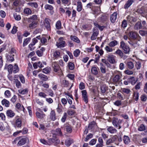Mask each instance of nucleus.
Masks as SVG:
<instances>
[{
	"instance_id": "55",
	"label": "nucleus",
	"mask_w": 147,
	"mask_h": 147,
	"mask_svg": "<svg viewBox=\"0 0 147 147\" xmlns=\"http://www.w3.org/2000/svg\"><path fill=\"white\" fill-rule=\"evenodd\" d=\"M38 96L42 98H46L47 95L44 92H40L38 93Z\"/></svg>"
},
{
	"instance_id": "17",
	"label": "nucleus",
	"mask_w": 147,
	"mask_h": 147,
	"mask_svg": "<svg viewBox=\"0 0 147 147\" xmlns=\"http://www.w3.org/2000/svg\"><path fill=\"white\" fill-rule=\"evenodd\" d=\"M142 28V26L140 22H137L134 25V29L136 30L140 29Z\"/></svg>"
},
{
	"instance_id": "39",
	"label": "nucleus",
	"mask_w": 147,
	"mask_h": 147,
	"mask_svg": "<svg viewBox=\"0 0 147 147\" xmlns=\"http://www.w3.org/2000/svg\"><path fill=\"white\" fill-rule=\"evenodd\" d=\"M61 22L59 20L57 22L55 26L56 29L57 30L60 29L61 28Z\"/></svg>"
},
{
	"instance_id": "9",
	"label": "nucleus",
	"mask_w": 147,
	"mask_h": 147,
	"mask_svg": "<svg viewBox=\"0 0 147 147\" xmlns=\"http://www.w3.org/2000/svg\"><path fill=\"white\" fill-rule=\"evenodd\" d=\"M117 13L114 12L111 15L110 18V20L112 23H114L117 18Z\"/></svg>"
},
{
	"instance_id": "14",
	"label": "nucleus",
	"mask_w": 147,
	"mask_h": 147,
	"mask_svg": "<svg viewBox=\"0 0 147 147\" xmlns=\"http://www.w3.org/2000/svg\"><path fill=\"white\" fill-rule=\"evenodd\" d=\"M6 115L8 117L11 118L14 116L15 114L13 111L9 110L7 111Z\"/></svg>"
},
{
	"instance_id": "15",
	"label": "nucleus",
	"mask_w": 147,
	"mask_h": 147,
	"mask_svg": "<svg viewBox=\"0 0 147 147\" xmlns=\"http://www.w3.org/2000/svg\"><path fill=\"white\" fill-rule=\"evenodd\" d=\"M2 104L3 105H5L6 107H9L10 105L9 102L6 99H4L1 101Z\"/></svg>"
},
{
	"instance_id": "56",
	"label": "nucleus",
	"mask_w": 147,
	"mask_h": 147,
	"mask_svg": "<svg viewBox=\"0 0 147 147\" xmlns=\"http://www.w3.org/2000/svg\"><path fill=\"white\" fill-rule=\"evenodd\" d=\"M50 70L49 67L43 69V72L46 74H48L50 73Z\"/></svg>"
},
{
	"instance_id": "22",
	"label": "nucleus",
	"mask_w": 147,
	"mask_h": 147,
	"mask_svg": "<svg viewBox=\"0 0 147 147\" xmlns=\"http://www.w3.org/2000/svg\"><path fill=\"white\" fill-rule=\"evenodd\" d=\"M27 5L32 7L36 8L38 7V5L36 2H29L27 3Z\"/></svg>"
},
{
	"instance_id": "24",
	"label": "nucleus",
	"mask_w": 147,
	"mask_h": 147,
	"mask_svg": "<svg viewBox=\"0 0 147 147\" xmlns=\"http://www.w3.org/2000/svg\"><path fill=\"white\" fill-rule=\"evenodd\" d=\"M121 91L124 93L129 94L131 92V91L130 89L127 88H123L121 89Z\"/></svg>"
},
{
	"instance_id": "11",
	"label": "nucleus",
	"mask_w": 147,
	"mask_h": 147,
	"mask_svg": "<svg viewBox=\"0 0 147 147\" xmlns=\"http://www.w3.org/2000/svg\"><path fill=\"white\" fill-rule=\"evenodd\" d=\"M107 130L110 133L114 134L117 132V130L112 126H109L107 127Z\"/></svg>"
},
{
	"instance_id": "51",
	"label": "nucleus",
	"mask_w": 147,
	"mask_h": 147,
	"mask_svg": "<svg viewBox=\"0 0 147 147\" xmlns=\"http://www.w3.org/2000/svg\"><path fill=\"white\" fill-rule=\"evenodd\" d=\"M28 90L27 88H26L22 90H19V92L22 94H26L28 93Z\"/></svg>"
},
{
	"instance_id": "59",
	"label": "nucleus",
	"mask_w": 147,
	"mask_h": 147,
	"mask_svg": "<svg viewBox=\"0 0 147 147\" xmlns=\"http://www.w3.org/2000/svg\"><path fill=\"white\" fill-rule=\"evenodd\" d=\"M16 85L17 87L18 88H20L21 86V84L20 82L18 80H16L15 81Z\"/></svg>"
},
{
	"instance_id": "13",
	"label": "nucleus",
	"mask_w": 147,
	"mask_h": 147,
	"mask_svg": "<svg viewBox=\"0 0 147 147\" xmlns=\"http://www.w3.org/2000/svg\"><path fill=\"white\" fill-rule=\"evenodd\" d=\"M121 75L120 74L116 75L113 79V81L114 82H119L121 78Z\"/></svg>"
},
{
	"instance_id": "6",
	"label": "nucleus",
	"mask_w": 147,
	"mask_h": 147,
	"mask_svg": "<svg viewBox=\"0 0 147 147\" xmlns=\"http://www.w3.org/2000/svg\"><path fill=\"white\" fill-rule=\"evenodd\" d=\"M82 98L83 100L86 103H87L88 102V98L87 96V93L86 90H84L82 91Z\"/></svg>"
},
{
	"instance_id": "30",
	"label": "nucleus",
	"mask_w": 147,
	"mask_h": 147,
	"mask_svg": "<svg viewBox=\"0 0 147 147\" xmlns=\"http://www.w3.org/2000/svg\"><path fill=\"white\" fill-rule=\"evenodd\" d=\"M71 39L72 40L78 43H79L80 42V40L76 36H71Z\"/></svg>"
},
{
	"instance_id": "29",
	"label": "nucleus",
	"mask_w": 147,
	"mask_h": 147,
	"mask_svg": "<svg viewBox=\"0 0 147 147\" xmlns=\"http://www.w3.org/2000/svg\"><path fill=\"white\" fill-rule=\"evenodd\" d=\"M36 114L37 117L40 119L43 118L45 116V115L42 112L41 113L38 112H36Z\"/></svg>"
},
{
	"instance_id": "8",
	"label": "nucleus",
	"mask_w": 147,
	"mask_h": 147,
	"mask_svg": "<svg viewBox=\"0 0 147 147\" xmlns=\"http://www.w3.org/2000/svg\"><path fill=\"white\" fill-rule=\"evenodd\" d=\"M49 21V19L48 18H45V26L48 30H51Z\"/></svg>"
},
{
	"instance_id": "25",
	"label": "nucleus",
	"mask_w": 147,
	"mask_h": 147,
	"mask_svg": "<svg viewBox=\"0 0 147 147\" xmlns=\"http://www.w3.org/2000/svg\"><path fill=\"white\" fill-rule=\"evenodd\" d=\"M13 5L15 7H18L21 3V0H13Z\"/></svg>"
},
{
	"instance_id": "58",
	"label": "nucleus",
	"mask_w": 147,
	"mask_h": 147,
	"mask_svg": "<svg viewBox=\"0 0 147 147\" xmlns=\"http://www.w3.org/2000/svg\"><path fill=\"white\" fill-rule=\"evenodd\" d=\"M4 94L6 97L9 98L11 94L9 90H7L5 92Z\"/></svg>"
},
{
	"instance_id": "32",
	"label": "nucleus",
	"mask_w": 147,
	"mask_h": 147,
	"mask_svg": "<svg viewBox=\"0 0 147 147\" xmlns=\"http://www.w3.org/2000/svg\"><path fill=\"white\" fill-rule=\"evenodd\" d=\"M19 71V69L18 66L16 64H15L14 66L13 67L12 71L14 73H16L18 72Z\"/></svg>"
},
{
	"instance_id": "38",
	"label": "nucleus",
	"mask_w": 147,
	"mask_h": 147,
	"mask_svg": "<svg viewBox=\"0 0 147 147\" xmlns=\"http://www.w3.org/2000/svg\"><path fill=\"white\" fill-rule=\"evenodd\" d=\"M73 142V140L71 139H67L65 142V144L67 146H69Z\"/></svg>"
},
{
	"instance_id": "34",
	"label": "nucleus",
	"mask_w": 147,
	"mask_h": 147,
	"mask_svg": "<svg viewBox=\"0 0 147 147\" xmlns=\"http://www.w3.org/2000/svg\"><path fill=\"white\" fill-rule=\"evenodd\" d=\"M127 64L128 67L129 69H132L134 67V63L131 61L127 62Z\"/></svg>"
},
{
	"instance_id": "1",
	"label": "nucleus",
	"mask_w": 147,
	"mask_h": 147,
	"mask_svg": "<svg viewBox=\"0 0 147 147\" xmlns=\"http://www.w3.org/2000/svg\"><path fill=\"white\" fill-rule=\"evenodd\" d=\"M26 138H22L21 137H17L13 142V144H14L18 142L17 144V146H22L25 144L26 143Z\"/></svg>"
},
{
	"instance_id": "12",
	"label": "nucleus",
	"mask_w": 147,
	"mask_h": 147,
	"mask_svg": "<svg viewBox=\"0 0 147 147\" xmlns=\"http://www.w3.org/2000/svg\"><path fill=\"white\" fill-rule=\"evenodd\" d=\"M129 36L131 38L135 39L137 37L138 35L136 32H135L131 31L129 33Z\"/></svg>"
},
{
	"instance_id": "44",
	"label": "nucleus",
	"mask_w": 147,
	"mask_h": 147,
	"mask_svg": "<svg viewBox=\"0 0 147 147\" xmlns=\"http://www.w3.org/2000/svg\"><path fill=\"white\" fill-rule=\"evenodd\" d=\"M139 98V93L138 92H134L133 94V99L137 101Z\"/></svg>"
},
{
	"instance_id": "4",
	"label": "nucleus",
	"mask_w": 147,
	"mask_h": 147,
	"mask_svg": "<svg viewBox=\"0 0 147 147\" xmlns=\"http://www.w3.org/2000/svg\"><path fill=\"white\" fill-rule=\"evenodd\" d=\"M15 125L16 127L20 128L22 125V121L21 119L18 116H17L15 118Z\"/></svg>"
},
{
	"instance_id": "45",
	"label": "nucleus",
	"mask_w": 147,
	"mask_h": 147,
	"mask_svg": "<svg viewBox=\"0 0 147 147\" xmlns=\"http://www.w3.org/2000/svg\"><path fill=\"white\" fill-rule=\"evenodd\" d=\"M13 57V56H12L11 55H7L6 56L7 60L8 61H11V62H12L14 60V59Z\"/></svg>"
},
{
	"instance_id": "41",
	"label": "nucleus",
	"mask_w": 147,
	"mask_h": 147,
	"mask_svg": "<svg viewBox=\"0 0 147 147\" xmlns=\"http://www.w3.org/2000/svg\"><path fill=\"white\" fill-rule=\"evenodd\" d=\"M127 19L128 21L130 22H134L135 21V18L130 15L127 17Z\"/></svg>"
},
{
	"instance_id": "33",
	"label": "nucleus",
	"mask_w": 147,
	"mask_h": 147,
	"mask_svg": "<svg viewBox=\"0 0 147 147\" xmlns=\"http://www.w3.org/2000/svg\"><path fill=\"white\" fill-rule=\"evenodd\" d=\"M91 71L92 73L94 75H96L98 74L97 68L95 67H93L92 68Z\"/></svg>"
},
{
	"instance_id": "53",
	"label": "nucleus",
	"mask_w": 147,
	"mask_h": 147,
	"mask_svg": "<svg viewBox=\"0 0 147 147\" xmlns=\"http://www.w3.org/2000/svg\"><path fill=\"white\" fill-rule=\"evenodd\" d=\"M45 8L46 10H52L53 9V7L51 5L48 4H47L45 6Z\"/></svg>"
},
{
	"instance_id": "3",
	"label": "nucleus",
	"mask_w": 147,
	"mask_h": 147,
	"mask_svg": "<svg viewBox=\"0 0 147 147\" xmlns=\"http://www.w3.org/2000/svg\"><path fill=\"white\" fill-rule=\"evenodd\" d=\"M61 54L60 51L59 50H56L52 51L51 56L54 59H58L61 58Z\"/></svg>"
},
{
	"instance_id": "18",
	"label": "nucleus",
	"mask_w": 147,
	"mask_h": 147,
	"mask_svg": "<svg viewBox=\"0 0 147 147\" xmlns=\"http://www.w3.org/2000/svg\"><path fill=\"white\" fill-rule=\"evenodd\" d=\"M38 76L40 80H43L44 81H46L48 79L47 76H45L42 74H40L38 75Z\"/></svg>"
},
{
	"instance_id": "2",
	"label": "nucleus",
	"mask_w": 147,
	"mask_h": 147,
	"mask_svg": "<svg viewBox=\"0 0 147 147\" xmlns=\"http://www.w3.org/2000/svg\"><path fill=\"white\" fill-rule=\"evenodd\" d=\"M122 121L121 120L118 119L117 118H113L112 119V123L113 125L116 128L118 127V129H120L121 127L120 124Z\"/></svg>"
},
{
	"instance_id": "63",
	"label": "nucleus",
	"mask_w": 147,
	"mask_h": 147,
	"mask_svg": "<svg viewBox=\"0 0 147 147\" xmlns=\"http://www.w3.org/2000/svg\"><path fill=\"white\" fill-rule=\"evenodd\" d=\"M68 66L71 70H73L74 69V64L72 63H69Z\"/></svg>"
},
{
	"instance_id": "19",
	"label": "nucleus",
	"mask_w": 147,
	"mask_h": 147,
	"mask_svg": "<svg viewBox=\"0 0 147 147\" xmlns=\"http://www.w3.org/2000/svg\"><path fill=\"white\" fill-rule=\"evenodd\" d=\"M133 0H128L124 5L125 9L128 8L133 2Z\"/></svg>"
},
{
	"instance_id": "57",
	"label": "nucleus",
	"mask_w": 147,
	"mask_h": 147,
	"mask_svg": "<svg viewBox=\"0 0 147 147\" xmlns=\"http://www.w3.org/2000/svg\"><path fill=\"white\" fill-rule=\"evenodd\" d=\"M129 78L131 79L130 80V82L131 83L132 85H134L136 82V81L135 80L134 77H132Z\"/></svg>"
},
{
	"instance_id": "54",
	"label": "nucleus",
	"mask_w": 147,
	"mask_h": 147,
	"mask_svg": "<svg viewBox=\"0 0 147 147\" xmlns=\"http://www.w3.org/2000/svg\"><path fill=\"white\" fill-rule=\"evenodd\" d=\"M101 66L100 67V69L102 73H105L106 72V69L105 67H103V64L102 63H100Z\"/></svg>"
},
{
	"instance_id": "5",
	"label": "nucleus",
	"mask_w": 147,
	"mask_h": 147,
	"mask_svg": "<svg viewBox=\"0 0 147 147\" xmlns=\"http://www.w3.org/2000/svg\"><path fill=\"white\" fill-rule=\"evenodd\" d=\"M59 42H57L56 45L57 47L59 48L64 47L65 46V42L63 40V38H60L59 39Z\"/></svg>"
},
{
	"instance_id": "64",
	"label": "nucleus",
	"mask_w": 147,
	"mask_h": 147,
	"mask_svg": "<svg viewBox=\"0 0 147 147\" xmlns=\"http://www.w3.org/2000/svg\"><path fill=\"white\" fill-rule=\"evenodd\" d=\"M139 33L141 35L143 36L147 34V30H140L139 31Z\"/></svg>"
},
{
	"instance_id": "42",
	"label": "nucleus",
	"mask_w": 147,
	"mask_h": 147,
	"mask_svg": "<svg viewBox=\"0 0 147 147\" xmlns=\"http://www.w3.org/2000/svg\"><path fill=\"white\" fill-rule=\"evenodd\" d=\"M55 131V133L57 135L60 136L62 135V133L60 128L57 129Z\"/></svg>"
},
{
	"instance_id": "47",
	"label": "nucleus",
	"mask_w": 147,
	"mask_h": 147,
	"mask_svg": "<svg viewBox=\"0 0 147 147\" xmlns=\"http://www.w3.org/2000/svg\"><path fill=\"white\" fill-rule=\"evenodd\" d=\"M128 46L123 41H121L120 42V47L122 49Z\"/></svg>"
},
{
	"instance_id": "50",
	"label": "nucleus",
	"mask_w": 147,
	"mask_h": 147,
	"mask_svg": "<svg viewBox=\"0 0 147 147\" xmlns=\"http://www.w3.org/2000/svg\"><path fill=\"white\" fill-rule=\"evenodd\" d=\"M80 51L78 49L76 50L74 52V54L75 57H78L80 55Z\"/></svg>"
},
{
	"instance_id": "40",
	"label": "nucleus",
	"mask_w": 147,
	"mask_h": 147,
	"mask_svg": "<svg viewBox=\"0 0 147 147\" xmlns=\"http://www.w3.org/2000/svg\"><path fill=\"white\" fill-rule=\"evenodd\" d=\"M31 38H26L24 40L23 43V46L24 47L26 45L28 42L30 41Z\"/></svg>"
},
{
	"instance_id": "46",
	"label": "nucleus",
	"mask_w": 147,
	"mask_h": 147,
	"mask_svg": "<svg viewBox=\"0 0 147 147\" xmlns=\"http://www.w3.org/2000/svg\"><path fill=\"white\" fill-rule=\"evenodd\" d=\"M128 46L123 41H121L120 42V47L122 49Z\"/></svg>"
},
{
	"instance_id": "16",
	"label": "nucleus",
	"mask_w": 147,
	"mask_h": 147,
	"mask_svg": "<svg viewBox=\"0 0 147 147\" xmlns=\"http://www.w3.org/2000/svg\"><path fill=\"white\" fill-rule=\"evenodd\" d=\"M31 23H30L29 25V27L31 29L35 28L37 26V23L36 22H31Z\"/></svg>"
},
{
	"instance_id": "49",
	"label": "nucleus",
	"mask_w": 147,
	"mask_h": 147,
	"mask_svg": "<svg viewBox=\"0 0 147 147\" xmlns=\"http://www.w3.org/2000/svg\"><path fill=\"white\" fill-rule=\"evenodd\" d=\"M62 106L60 104H58V107L57 108V112L59 113L61 112H62Z\"/></svg>"
},
{
	"instance_id": "7",
	"label": "nucleus",
	"mask_w": 147,
	"mask_h": 147,
	"mask_svg": "<svg viewBox=\"0 0 147 147\" xmlns=\"http://www.w3.org/2000/svg\"><path fill=\"white\" fill-rule=\"evenodd\" d=\"M53 70L55 72H58L60 71L59 65L56 63L54 62L53 63Z\"/></svg>"
},
{
	"instance_id": "37",
	"label": "nucleus",
	"mask_w": 147,
	"mask_h": 147,
	"mask_svg": "<svg viewBox=\"0 0 147 147\" xmlns=\"http://www.w3.org/2000/svg\"><path fill=\"white\" fill-rule=\"evenodd\" d=\"M78 5L77 7V10L80 12L82 10V3L80 1H78L77 3Z\"/></svg>"
},
{
	"instance_id": "43",
	"label": "nucleus",
	"mask_w": 147,
	"mask_h": 147,
	"mask_svg": "<svg viewBox=\"0 0 147 147\" xmlns=\"http://www.w3.org/2000/svg\"><path fill=\"white\" fill-rule=\"evenodd\" d=\"M141 66V62L139 61L136 62L135 66L137 70L140 69Z\"/></svg>"
},
{
	"instance_id": "23",
	"label": "nucleus",
	"mask_w": 147,
	"mask_h": 147,
	"mask_svg": "<svg viewBox=\"0 0 147 147\" xmlns=\"http://www.w3.org/2000/svg\"><path fill=\"white\" fill-rule=\"evenodd\" d=\"M98 34V32L97 31H96L95 32H94L91 37V40H95L96 39Z\"/></svg>"
},
{
	"instance_id": "28",
	"label": "nucleus",
	"mask_w": 147,
	"mask_h": 147,
	"mask_svg": "<svg viewBox=\"0 0 147 147\" xmlns=\"http://www.w3.org/2000/svg\"><path fill=\"white\" fill-rule=\"evenodd\" d=\"M123 140L125 144H128L130 142V139L127 136H124Z\"/></svg>"
},
{
	"instance_id": "10",
	"label": "nucleus",
	"mask_w": 147,
	"mask_h": 147,
	"mask_svg": "<svg viewBox=\"0 0 147 147\" xmlns=\"http://www.w3.org/2000/svg\"><path fill=\"white\" fill-rule=\"evenodd\" d=\"M38 42V40L36 38H34L32 40V41L31 43L29 45V47L31 51L34 50V48H32V47L36 43Z\"/></svg>"
},
{
	"instance_id": "27",
	"label": "nucleus",
	"mask_w": 147,
	"mask_h": 147,
	"mask_svg": "<svg viewBox=\"0 0 147 147\" xmlns=\"http://www.w3.org/2000/svg\"><path fill=\"white\" fill-rule=\"evenodd\" d=\"M37 18L38 17L37 15H33L29 18L28 20H29V21L30 22H32V21L36 22V21L37 20Z\"/></svg>"
},
{
	"instance_id": "61",
	"label": "nucleus",
	"mask_w": 147,
	"mask_h": 147,
	"mask_svg": "<svg viewBox=\"0 0 147 147\" xmlns=\"http://www.w3.org/2000/svg\"><path fill=\"white\" fill-rule=\"evenodd\" d=\"M127 26V24L126 21L124 20L122 22L121 24V27L123 28H125Z\"/></svg>"
},
{
	"instance_id": "36",
	"label": "nucleus",
	"mask_w": 147,
	"mask_h": 147,
	"mask_svg": "<svg viewBox=\"0 0 147 147\" xmlns=\"http://www.w3.org/2000/svg\"><path fill=\"white\" fill-rule=\"evenodd\" d=\"M115 53L119 55L121 58H122L123 56V52L121 50L119 49L115 51Z\"/></svg>"
},
{
	"instance_id": "60",
	"label": "nucleus",
	"mask_w": 147,
	"mask_h": 147,
	"mask_svg": "<svg viewBox=\"0 0 147 147\" xmlns=\"http://www.w3.org/2000/svg\"><path fill=\"white\" fill-rule=\"evenodd\" d=\"M105 49L107 52H111L113 51L112 49L110 46H106L105 48Z\"/></svg>"
},
{
	"instance_id": "35",
	"label": "nucleus",
	"mask_w": 147,
	"mask_h": 147,
	"mask_svg": "<svg viewBox=\"0 0 147 147\" xmlns=\"http://www.w3.org/2000/svg\"><path fill=\"white\" fill-rule=\"evenodd\" d=\"M118 44V42L116 40H114L110 42L109 44V46L111 47H113Z\"/></svg>"
},
{
	"instance_id": "62",
	"label": "nucleus",
	"mask_w": 147,
	"mask_h": 147,
	"mask_svg": "<svg viewBox=\"0 0 147 147\" xmlns=\"http://www.w3.org/2000/svg\"><path fill=\"white\" fill-rule=\"evenodd\" d=\"M79 88L81 90L85 88V86L84 83L83 82H81L79 85Z\"/></svg>"
},
{
	"instance_id": "21",
	"label": "nucleus",
	"mask_w": 147,
	"mask_h": 147,
	"mask_svg": "<svg viewBox=\"0 0 147 147\" xmlns=\"http://www.w3.org/2000/svg\"><path fill=\"white\" fill-rule=\"evenodd\" d=\"M109 62L111 63H114L115 62L114 57L113 55H109L108 57Z\"/></svg>"
},
{
	"instance_id": "31",
	"label": "nucleus",
	"mask_w": 147,
	"mask_h": 147,
	"mask_svg": "<svg viewBox=\"0 0 147 147\" xmlns=\"http://www.w3.org/2000/svg\"><path fill=\"white\" fill-rule=\"evenodd\" d=\"M24 13L28 15H30L32 13V11L29 8H26L24 9Z\"/></svg>"
},
{
	"instance_id": "26",
	"label": "nucleus",
	"mask_w": 147,
	"mask_h": 147,
	"mask_svg": "<svg viewBox=\"0 0 147 147\" xmlns=\"http://www.w3.org/2000/svg\"><path fill=\"white\" fill-rule=\"evenodd\" d=\"M101 92L102 93H104L107 90V88L106 86L105 85H101L100 87Z\"/></svg>"
},
{
	"instance_id": "52",
	"label": "nucleus",
	"mask_w": 147,
	"mask_h": 147,
	"mask_svg": "<svg viewBox=\"0 0 147 147\" xmlns=\"http://www.w3.org/2000/svg\"><path fill=\"white\" fill-rule=\"evenodd\" d=\"M124 52L125 54H128L129 53L130 49L128 46H126V47L123 49Z\"/></svg>"
},
{
	"instance_id": "20",
	"label": "nucleus",
	"mask_w": 147,
	"mask_h": 147,
	"mask_svg": "<svg viewBox=\"0 0 147 147\" xmlns=\"http://www.w3.org/2000/svg\"><path fill=\"white\" fill-rule=\"evenodd\" d=\"M50 118L53 121H54L56 119L55 113L54 111L53 110L51 111L50 115Z\"/></svg>"
},
{
	"instance_id": "48",
	"label": "nucleus",
	"mask_w": 147,
	"mask_h": 147,
	"mask_svg": "<svg viewBox=\"0 0 147 147\" xmlns=\"http://www.w3.org/2000/svg\"><path fill=\"white\" fill-rule=\"evenodd\" d=\"M65 129L66 131L68 133H71L72 131V128L70 125H67L65 127Z\"/></svg>"
}]
</instances>
